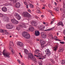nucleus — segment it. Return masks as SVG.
Segmentation results:
<instances>
[{
    "label": "nucleus",
    "instance_id": "f257e3e1",
    "mask_svg": "<svg viewBox=\"0 0 65 65\" xmlns=\"http://www.w3.org/2000/svg\"><path fill=\"white\" fill-rule=\"evenodd\" d=\"M22 35L25 38L29 39L30 38V35L28 34V33L27 32H24L22 33Z\"/></svg>",
    "mask_w": 65,
    "mask_h": 65
},
{
    "label": "nucleus",
    "instance_id": "f03ea898",
    "mask_svg": "<svg viewBox=\"0 0 65 65\" xmlns=\"http://www.w3.org/2000/svg\"><path fill=\"white\" fill-rule=\"evenodd\" d=\"M5 50H4L3 51V55L4 56H5L7 58H10V53L9 52H7L6 53H4Z\"/></svg>",
    "mask_w": 65,
    "mask_h": 65
},
{
    "label": "nucleus",
    "instance_id": "7ed1b4c3",
    "mask_svg": "<svg viewBox=\"0 0 65 65\" xmlns=\"http://www.w3.org/2000/svg\"><path fill=\"white\" fill-rule=\"evenodd\" d=\"M10 43L9 45V48L10 50H11V52L12 53H13L14 52H13V48H12V45H11V44H12L13 45H14L13 43V42H12L11 41L10 42Z\"/></svg>",
    "mask_w": 65,
    "mask_h": 65
},
{
    "label": "nucleus",
    "instance_id": "20e7f679",
    "mask_svg": "<svg viewBox=\"0 0 65 65\" xmlns=\"http://www.w3.org/2000/svg\"><path fill=\"white\" fill-rule=\"evenodd\" d=\"M46 53V55H47L48 56H50L51 53V51L48 49H47L45 51Z\"/></svg>",
    "mask_w": 65,
    "mask_h": 65
},
{
    "label": "nucleus",
    "instance_id": "39448f33",
    "mask_svg": "<svg viewBox=\"0 0 65 65\" xmlns=\"http://www.w3.org/2000/svg\"><path fill=\"white\" fill-rule=\"evenodd\" d=\"M24 17H28L30 16L29 14L27 12H25L23 13Z\"/></svg>",
    "mask_w": 65,
    "mask_h": 65
},
{
    "label": "nucleus",
    "instance_id": "423d86ee",
    "mask_svg": "<svg viewBox=\"0 0 65 65\" xmlns=\"http://www.w3.org/2000/svg\"><path fill=\"white\" fill-rule=\"evenodd\" d=\"M12 25L11 24H7L6 25V27L7 29H11L12 28Z\"/></svg>",
    "mask_w": 65,
    "mask_h": 65
},
{
    "label": "nucleus",
    "instance_id": "0eeeda50",
    "mask_svg": "<svg viewBox=\"0 0 65 65\" xmlns=\"http://www.w3.org/2000/svg\"><path fill=\"white\" fill-rule=\"evenodd\" d=\"M15 16L17 18L18 20H20V19H21V17L20 15L18 14L17 13H16L15 14Z\"/></svg>",
    "mask_w": 65,
    "mask_h": 65
},
{
    "label": "nucleus",
    "instance_id": "6e6552de",
    "mask_svg": "<svg viewBox=\"0 0 65 65\" xmlns=\"http://www.w3.org/2000/svg\"><path fill=\"white\" fill-rule=\"evenodd\" d=\"M33 55L31 53H29L28 54V59H29L33 57Z\"/></svg>",
    "mask_w": 65,
    "mask_h": 65
},
{
    "label": "nucleus",
    "instance_id": "1a4fd4ad",
    "mask_svg": "<svg viewBox=\"0 0 65 65\" xmlns=\"http://www.w3.org/2000/svg\"><path fill=\"white\" fill-rule=\"evenodd\" d=\"M18 26L22 28H25L26 27L24 23H20Z\"/></svg>",
    "mask_w": 65,
    "mask_h": 65
},
{
    "label": "nucleus",
    "instance_id": "9d476101",
    "mask_svg": "<svg viewBox=\"0 0 65 65\" xmlns=\"http://www.w3.org/2000/svg\"><path fill=\"white\" fill-rule=\"evenodd\" d=\"M31 24L34 26H36L37 25V22L35 21H32L31 22Z\"/></svg>",
    "mask_w": 65,
    "mask_h": 65
},
{
    "label": "nucleus",
    "instance_id": "9b49d317",
    "mask_svg": "<svg viewBox=\"0 0 65 65\" xmlns=\"http://www.w3.org/2000/svg\"><path fill=\"white\" fill-rule=\"evenodd\" d=\"M17 45L18 46H20V47H22L23 46V43L19 42L17 44Z\"/></svg>",
    "mask_w": 65,
    "mask_h": 65
},
{
    "label": "nucleus",
    "instance_id": "f8f14e48",
    "mask_svg": "<svg viewBox=\"0 0 65 65\" xmlns=\"http://www.w3.org/2000/svg\"><path fill=\"white\" fill-rule=\"evenodd\" d=\"M2 9L3 12H6L7 11V8L5 7H3Z\"/></svg>",
    "mask_w": 65,
    "mask_h": 65
},
{
    "label": "nucleus",
    "instance_id": "ddd939ff",
    "mask_svg": "<svg viewBox=\"0 0 65 65\" xmlns=\"http://www.w3.org/2000/svg\"><path fill=\"white\" fill-rule=\"evenodd\" d=\"M35 34L36 36H39L40 33L38 31H36Z\"/></svg>",
    "mask_w": 65,
    "mask_h": 65
},
{
    "label": "nucleus",
    "instance_id": "4468645a",
    "mask_svg": "<svg viewBox=\"0 0 65 65\" xmlns=\"http://www.w3.org/2000/svg\"><path fill=\"white\" fill-rule=\"evenodd\" d=\"M41 36L42 38H46V36L45 34H44L43 33H42Z\"/></svg>",
    "mask_w": 65,
    "mask_h": 65
},
{
    "label": "nucleus",
    "instance_id": "2eb2a0df",
    "mask_svg": "<svg viewBox=\"0 0 65 65\" xmlns=\"http://www.w3.org/2000/svg\"><path fill=\"white\" fill-rule=\"evenodd\" d=\"M15 6L17 8H18L20 6V4L19 3H17L15 5Z\"/></svg>",
    "mask_w": 65,
    "mask_h": 65
},
{
    "label": "nucleus",
    "instance_id": "dca6fc26",
    "mask_svg": "<svg viewBox=\"0 0 65 65\" xmlns=\"http://www.w3.org/2000/svg\"><path fill=\"white\" fill-rule=\"evenodd\" d=\"M57 26H60L61 25L62 26H64V25L63 24V22H60L59 23H58L57 24Z\"/></svg>",
    "mask_w": 65,
    "mask_h": 65
},
{
    "label": "nucleus",
    "instance_id": "f3484780",
    "mask_svg": "<svg viewBox=\"0 0 65 65\" xmlns=\"http://www.w3.org/2000/svg\"><path fill=\"white\" fill-rule=\"evenodd\" d=\"M58 48V45H56V46H55V47H53V49L54 51H57V49Z\"/></svg>",
    "mask_w": 65,
    "mask_h": 65
},
{
    "label": "nucleus",
    "instance_id": "a211bd4d",
    "mask_svg": "<svg viewBox=\"0 0 65 65\" xmlns=\"http://www.w3.org/2000/svg\"><path fill=\"white\" fill-rule=\"evenodd\" d=\"M34 27L33 26H31V28H29L28 29L29 31H33L34 30Z\"/></svg>",
    "mask_w": 65,
    "mask_h": 65
},
{
    "label": "nucleus",
    "instance_id": "6ab92c4d",
    "mask_svg": "<svg viewBox=\"0 0 65 65\" xmlns=\"http://www.w3.org/2000/svg\"><path fill=\"white\" fill-rule=\"evenodd\" d=\"M13 23V24H15V25L18 24L19 23V22L18 21L16 20H15V21Z\"/></svg>",
    "mask_w": 65,
    "mask_h": 65
},
{
    "label": "nucleus",
    "instance_id": "aec40b11",
    "mask_svg": "<svg viewBox=\"0 0 65 65\" xmlns=\"http://www.w3.org/2000/svg\"><path fill=\"white\" fill-rule=\"evenodd\" d=\"M24 52L26 54H28V53H29L28 51L27 50H24Z\"/></svg>",
    "mask_w": 65,
    "mask_h": 65
},
{
    "label": "nucleus",
    "instance_id": "412c9836",
    "mask_svg": "<svg viewBox=\"0 0 65 65\" xmlns=\"http://www.w3.org/2000/svg\"><path fill=\"white\" fill-rule=\"evenodd\" d=\"M39 50H37L35 51V54H37V53H39Z\"/></svg>",
    "mask_w": 65,
    "mask_h": 65
},
{
    "label": "nucleus",
    "instance_id": "4be33fe9",
    "mask_svg": "<svg viewBox=\"0 0 65 65\" xmlns=\"http://www.w3.org/2000/svg\"><path fill=\"white\" fill-rule=\"evenodd\" d=\"M38 58H39V57H40L42 56V54L40 53H39L38 54Z\"/></svg>",
    "mask_w": 65,
    "mask_h": 65
},
{
    "label": "nucleus",
    "instance_id": "5701e85b",
    "mask_svg": "<svg viewBox=\"0 0 65 65\" xmlns=\"http://www.w3.org/2000/svg\"><path fill=\"white\" fill-rule=\"evenodd\" d=\"M31 60H33V61H35V60H36V58H35L33 56L31 58Z\"/></svg>",
    "mask_w": 65,
    "mask_h": 65
},
{
    "label": "nucleus",
    "instance_id": "b1692460",
    "mask_svg": "<svg viewBox=\"0 0 65 65\" xmlns=\"http://www.w3.org/2000/svg\"><path fill=\"white\" fill-rule=\"evenodd\" d=\"M65 60H63L62 61L61 63L62 64V65H63V64H65Z\"/></svg>",
    "mask_w": 65,
    "mask_h": 65
},
{
    "label": "nucleus",
    "instance_id": "393cba45",
    "mask_svg": "<svg viewBox=\"0 0 65 65\" xmlns=\"http://www.w3.org/2000/svg\"><path fill=\"white\" fill-rule=\"evenodd\" d=\"M44 29V27H43V26H42V27L41 28H40V30H43Z\"/></svg>",
    "mask_w": 65,
    "mask_h": 65
},
{
    "label": "nucleus",
    "instance_id": "a878e982",
    "mask_svg": "<svg viewBox=\"0 0 65 65\" xmlns=\"http://www.w3.org/2000/svg\"><path fill=\"white\" fill-rule=\"evenodd\" d=\"M29 5H30V7H31V8H33V7H34V6L32 4H29Z\"/></svg>",
    "mask_w": 65,
    "mask_h": 65
},
{
    "label": "nucleus",
    "instance_id": "bb28decb",
    "mask_svg": "<svg viewBox=\"0 0 65 65\" xmlns=\"http://www.w3.org/2000/svg\"><path fill=\"white\" fill-rule=\"evenodd\" d=\"M58 52H63V49H59L58 50Z\"/></svg>",
    "mask_w": 65,
    "mask_h": 65
},
{
    "label": "nucleus",
    "instance_id": "cd10ccee",
    "mask_svg": "<svg viewBox=\"0 0 65 65\" xmlns=\"http://www.w3.org/2000/svg\"><path fill=\"white\" fill-rule=\"evenodd\" d=\"M41 57L42 58V60H43V59H45V58H46V57H44V56H42Z\"/></svg>",
    "mask_w": 65,
    "mask_h": 65
},
{
    "label": "nucleus",
    "instance_id": "c85d7f7f",
    "mask_svg": "<svg viewBox=\"0 0 65 65\" xmlns=\"http://www.w3.org/2000/svg\"><path fill=\"white\" fill-rule=\"evenodd\" d=\"M11 1H13L14 3H15L17 2V0H11Z\"/></svg>",
    "mask_w": 65,
    "mask_h": 65
},
{
    "label": "nucleus",
    "instance_id": "c756f323",
    "mask_svg": "<svg viewBox=\"0 0 65 65\" xmlns=\"http://www.w3.org/2000/svg\"><path fill=\"white\" fill-rule=\"evenodd\" d=\"M5 32H6V33H5V34H6L7 35L9 33L8 32H7V31H6V30H5Z\"/></svg>",
    "mask_w": 65,
    "mask_h": 65
},
{
    "label": "nucleus",
    "instance_id": "7c9ffc66",
    "mask_svg": "<svg viewBox=\"0 0 65 65\" xmlns=\"http://www.w3.org/2000/svg\"><path fill=\"white\" fill-rule=\"evenodd\" d=\"M15 19H13L11 20V21L12 22V23H13L14 22V21H15Z\"/></svg>",
    "mask_w": 65,
    "mask_h": 65
},
{
    "label": "nucleus",
    "instance_id": "2f4dec72",
    "mask_svg": "<svg viewBox=\"0 0 65 65\" xmlns=\"http://www.w3.org/2000/svg\"><path fill=\"white\" fill-rule=\"evenodd\" d=\"M63 11H64L65 12V6H64L63 7Z\"/></svg>",
    "mask_w": 65,
    "mask_h": 65
},
{
    "label": "nucleus",
    "instance_id": "473e14b6",
    "mask_svg": "<svg viewBox=\"0 0 65 65\" xmlns=\"http://www.w3.org/2000/svg\"><path fill=\"white\" fill-rule=\"evenodd\" d=\"M4 16V15L2 13H0V17H2Z\"/></svg>",
    "mask_w": 65,
    "mask_h": 65
},
{
    "label": "nucleus",
    "instance_id": "72a5a7b5",
    "mask_svg": "<svg viewBox=\"0 0 65 65\" xmlns=\"http://www.w3.org/2000/svg\"><path fill=\"white\" fill-rule=\"evenodd\" d=\"M52 28L50 29H48L47 30H45V31H51V30H52Z\"/></svg>",
    "mask_w": 65,
    "mask_h": 65
},
{
    "label": "nucleus",
    "instance_id": "f704fd0d",
    "mask_svg": "<svg viewBox=\"0 0 65 65\" xmlns=\"http://www.w3.org/2000/svg\"><path fill=\"white\" fill-rule=\"evenodd\" d=\"M43 41V40H40V42L41 43V44H42Z\"/></svg>",
    "mask_w": 65,
    "mask_h": 65
},
{
    "label": "nucleus",
    "instance_id": "c9c22d12",
    "mask_svg": "<svg viewBox=\"0 0 65 65\" xmlns=\"http://www.w3.org/2000/svg\"><path fill=\"white\" fill-rule=\"evenodd\" d=\"M0 32H1V33L4 32V30L2 29H0Z\"/></svg>",
    "mask_w": 65,
    "mask_h": 65
},
{
    "label": "nucleus",
    "instance_id": "e433bc0d",
    "mask_svg": "<svg viewBox=\"0 0 65 65\" xmlns=\"http://www.w3.org/2000/svg\"><path fill=\"white\" fill-rule=\"evenodd\" d=\"M48 6L49 7V8H51V7H52V6L51 5V4H48Z\"/></svg>",
    "mask_w": 65,
    "mask_h": 65
},
{
    "label": "nucleus",
    "instance_id": "4c0bfd02",
    "mask_svg": "<svg viewBox=\"0 0 65 65\" xmlns=\"http://www.w3.org/2000/svg\"><path fill=\"white\" fill-rule=\"evenodd\" d=\"M60 43H61V44H64L65 43L63 42H60Z\"/></svg>",
    "mask_w": 65,
    "mask_h": 65
},
{
    "label": "nucleus",
    "instance_id": "58836bf2",
    "mask_svg": "<svg viewBox=\"0 0 65 65\" xmlns=\"http://www.w3.org/2000/svg\"><path fill=\"white\" fill-rule=\"evenodd\" d=\"M51 62H52L53 63H55V61H53V60L52 59L51 60Z\"/></svg>",
    "mask_w": 65,
    "mask_h": 65
},
{
    "label": "nucleus",
    "instance_id": "ea45409f",
    "mask_svg": "<svg viewBox=\"0 0 65 65\" xmlns=\"http://www.w3.org/2000/svg\"><path fill=\"white\" fill-rule=\"evenodd\" d=\"M8 20H9L8 18L7 17L6 18V21H7V22L8 21Z\"/></svg>",
    "mask_w": 65,
    "mask_h": 65
},
{
    "label": "nucleus",
    "instance_id": "a19ab883",
    "mask_svg": "<svg viewBox=\"0 0 65 65\" xmlns=\"http://www.w3.org/2000/svg\"><path fill=\"white\" fill-rule=\"evenodd\" d=\"M56 11H59V8H57L56 9Z\"/></svg>",
    "mask_w": 65,
    "mask_h": 65
},
{
    "label": "nucleus",
    "instance_id": "79ce46f5",
    "mask_svg": "<svg viewBox=\"0 0 65 65\" xmlns=\"http://www.w3.org/2000/svg\"><path fill=\"white\" fill-rule=\"evenodd\" d=\"M45 43V42L43 41V43L42 44H44Z\"/></svg>",
    "mask_w": 65,
    "mask_h": 65
},
{
    "label": "nucleus",
    "instance_id": "37998d69",
    "mask_svg": "<svg viewBox=\"0 0 65 65\" xmlns=\"http://www.w3.org/2000/svg\"><path fill=\"white\" fill-rule=\"evenodd\" d=\"M18 62H19V64H20V63H21V61H20V60L19 59L18 60Z\"/></svg>",
    "mask_w": 65,
    "mask_h": 65
},
{
    "label": "nucleus",
    "instance_id": "c03bdc74",
    "mask_svg": "<svg viewBox=\"0 0 65 65\" xmlns=\"http://www.w3.org/2000/svg\"><path fill=\"white\" fill-rule=\"evenodd\" d=\"M41 47H42V48H43V47H44V46L43 45H41Z\"/></svg>",
    "mask_w": 65,
    "mask_h": 65
},
{
    "label": "nucleus",
    "instance_id": "a18cd8bd",
    "mask_svg": "<svg viewBox=\"0 0 65 65\" xmlns=\"http://www.w3.org/2000/svg\"><path fill=\"white\" fill-rule=\"evenodd\" d=\"M24 3L25 5H28V4H27V3H26V2H24Z\"/></svg>",
    "mask_w": 65,
    "mask_h": 65
},
{
    "label": "nucleus",
    "instance_id": "49530a36",
    "mask_svg": "<svg viewBox=\"0 0 65 65\" xmlns=\"http://www.w3.org/2000/svg\"><path fill=\"white\" fill-rule=\"evenodd\" d=\"M28 12H31V10H30V9H28Z\"/></svg>",
    "mask_w": 65,
    "mask_h": 65
},
{
    "label": "nucleus",
    "instance_id": "de8ad7c7",
    "mask_svg": "<svg viewBox=\"0 0 65 65\" xmlns=\"http://www.w3.org/2000/svg\"><path fill=\"white\" fill-rule=\"evenodd\" d=\"M63 34L65 35V29H64V30H63Z\"/></svg>",
    "mask_w": 65,
    "mask_h": 65
},
{
    "label": "nucleus",
    "instance_id": "09e8293b",
    "mask_svg": "<svg viewBox=\"0 0 65 65\" xmlns=\"http://www.w3.org/2000/svg\"><path fill=\"white\" fill-rule=\"evenodd\" d=\"M26 8H28V5H26Z\"/></svg>",
    "mask_w": 65,
    "mask_h": 65
},
{
    "label": "nucleus",
    "instance_id": "8fccbe9b",
    "mask_svg": "<svg viewBox=\"0 0 65 65\" xmlns=\"http://www.w3.org/2000/svg\"><path fill=\"white\" fill-rule=\"evenodd\" d=\"M41 13V12L39 10L38 13Z\"/></svg>",
    "mask_w": 65,
    "mask_h": 65
},
{
    "label": "nucleus",
    "instance_id": "3c124183",
    "mask_svg": "<svg viewBox=\"0 0 65 65\" xmlns=\"http://www.w3.org/2000/svg\"><path fill=\"white\" fill-rule=\"evenodd\" d=\"M49 12H50V13H52V11L51 10H49Z\"/></svg>",
    "mask_w": 65,
    "mask_h": 65
},
{
    "label": "nucleus",
    "instance_id": "603ef678",
    "mask_svg": "<svg viewBox=\"0 0 65 65\" xmlns=\"http://www.w3.org/2000/svg\"><path fill=\"white\" fill-rule=\"evenodd\" d=\"M54 39H57V36H55L54 37Z\"/></svg>",
    "mask_w": 65,
    "mask_h": 65
},
{
    "label": "nucleus",
    "instance_id": "864d4df0",
    "mask_svg": "<svg viewBox=\"0 0 65 65\" xmlns=\"http://www.w3.org/2000/svg\"><path fill=\"white\" fill-rule=\"evenodd\" d=\"M42 26H39V29H41V28H42Z\"/></svg>",
    "mask_w": 65,
    "mask_h": 65
},
{
    "label": "nucleus",
    "instance_id": "5fc2aeb1",
    "mask_svg": "<svg viewBox=\"0 0 65 65\" xmlns=\"http://www.w3.org/2000/svg\"><path fill=\"white\" fill-rule=\"evenodd\" d=\"M34 56H36V57H37L38 58V56H37V55H35Z\"/></svg>",
    "mask_w": 65,
    "mask_h": 65
},
{
    "label": "nucleus",
    "instance_id": "6e6d98bb",
    "mask_svg": "<svg viewBox=\"0 0 65 65\" xmlns=\"http://www.w3.org/2000/svg\"><path fill=\"white\" fill-rule=\"evenodd\" d=\"M41 17H42V18H44V15H41Z\"/></svg>",
    "mask_w": 65,
    "mask_h": 65
},
{
    "label": "nucleus",
    "instance_id": "4d7b16f0",
    "mask_svg": "<svg viewBox=\"0 0 65 65\" xmlns=\"http://www.w3.org/2000/svg\"><path fill=\"white\" fill-rule=\"evenodd\" d=\"M55 4V5H57V3H56V2H54Z\"/></svg>",
    "mask_w": 65,
    "mask_h": 65
},
{
    "label": "nucleus",
    "instance_id": "13d9d810",
    "mask_svg": "<svg viewBox=\"0 0 65 65\" xmlns=\"http://www.w3.org/2000/svg\"><path fill=\"white\" fill-rule=\"evenodd\" d=\"M54 20L53 21H52L51 22V24H53V22H54Z\"/></svg>",
    "mask_w": 65,
    "mask_h": 65
},
{
    "label": "nucleus",
    "instance_id": "bf43d9fd",
    "mask_svg": "<svg viewBox=\"0 0 65 65\" xmlns=\"http://www.w3.org/2000/svg\"><path fill=\"white\" fill-rule=\"evenodd\" d=\"M38 11H39V10H38L37 11H36V12L37 13H38Z\"/></svg>",
    "mask_w": 65,
    "mask_h": 65
},
{
    "label": "nucleus",
    "instance_id": "052dcab7",
    "mask_svg": "<svg viewBox=\"0 0 65 65\" xmlns=\"http://www.w3.org/2000/svg\"><path fill=\"white\" fill-rule=\"evenodd\" d=\"M21 65H25V64H24V63H21Z\"/></svg>",
    "mask_w": 65,
    "mask_h": 65
},
{
    "label": "nucleus",
    "instance_id": "680f3d73",
    "mask_svg": "<svg viewBox=\"0 0 65 65\" xmlns=\"http://www.w3.org/2000/svg\"><path fill=\"white\" fill-rule=\"evenodd\" d=\"M42 9H45V7H43Z\"/></svg>",
    "mask_w": 65,
    "mask_h": 65
},
{
    "label": "nucleus",
    "instance_id": "e2e57ef3",
    "mask_svg": "<svg viewBox=\"0 0 65 65\" xmlns=\"http://www.w3.org/2000/svg\"><path fill=\"white\" fill-rule=\"evenodd\" d=\"M39 59H40V60H41V59H42V58L41 57V58H39Z\"/></svg>",
    "mask_w": 65,
    "mask_h": 65
},
{
    "label": "nucleus",
    "instance_id": "0e129e2a",
    "mask_svg": "<svg viewBox=\"0 0 65 65\" xmlns=\"http://www.w3.org/2000/svg\"><path fill=\"white\" fill-rule=\"evenodd\" d=\"M51 37L52 38V39H54V37H53V36H51Z\"/></svg>",
    "mask_w": 65,
    "mask_h": 65
},
{
    "label": "nucleus",
    "instance_id": "69168bd1",
    "mask_svg": "<svg viewBox=\"0 0 65 65\" xmlns=\"http://www.w3.org/2000/svg\"><path fill=\"white\" fill-rule=\"evenodd\" d=\"M1 55V52L0 51V55Z\"/></svg>",
    "mask_w": 65,
    "mask_h": 65
},
{
    "label": "nucleus",
    "instance_id": "338daca9",
    "mask_svg": "<svg viewBox=\"0 0 65 65\" xmlns=\"http://www.w3.org/2000/svg\"><path fill=\"white\" fill-rule=\"evenodd\" d=\"M37 41H39V39H37Z\"/></svg>",
    "mask_w": 65,
    "mask_h": 65
},
{
    "label": "nucleus",
    "instance_id": "774afa93",
    "mask_svg": "<svg viewBox=\"0 0 65 65\" xmlns=\"http://www.w3.org/2000/svg\"><path fill=\"white\" fill-rule=\"evenodd\" d=\"M48 65H51V64H50V63H48Z\"/></svg>",
    "mask_w": 65,
    "mask_h": 65
}]
</instances>
